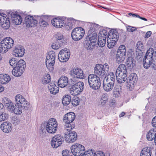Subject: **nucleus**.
Returning <instances> with one entry per match:
<instances>
[{
  "instance_id": "5fc2aeb1",
  "label": "nucleus",
  "mask_w": 156,
  "mask_h": 156,
  "mask_svg": "<svg viewBox=\"0 0 156 156\" xmlns=\"http://www.w3.org/2000/svg\"><path fill=\"white\" fill-rule=\"evenodd\" d=\"M62 44H57L56 43H53L51 47L53 49H57L61 47Z\"/></svg>"
},
{
  "instance_id": "cd10ccee",
  "label": "nucleus",
  "mask_w": 156,
  "mask_h": 156,
  "mask_svg": "<svg viewBox=\"0 0 156 156\" xmlns=\"http://www.w3.org/2000/svg\"><path fill=\"white\" fill-rule=\"evenodd\" d=\"M125 57L126 53H124V52H121L119 51H117L116 59V61L118 64L122 62L125 60Z\"/></svg>"
},
{
  "instance_id": "13d9d810",
  "label": "nucleus",
  "mask_w": 156,
  "mask_h": 156,
  "mask_svg": "<svg viewBox=\"0 0 156 156\" xmlns=\"http://www.w3.org/2000/svg\"><path fill=\"white\" fill-rule=\"evenodd\" d=\"M69 153L70 152L67 150H65L63 151L62 152V154L63 156H70Z\"/></svg>"
},
{
  "instance_id": "e433bc0d",
  "label": "nucleus",
  "mask_w": 156,
  "mask_h": 156,
  "mask_svg": "<svg viewBox=\"0 0 156 156\" xmlns=\"http://www.w3.org/2000/svg\"><path fill=\"white\" fill-rule=\"evenodd\" d=\"M84 44L85 48L87 50H90L93 49L95 45L88 39L85 40Z\"/></svg>"
},
{
  "instance_id": "a18cd8bd",
  "label": "nucleus",
  "mask_w": 156,
  "mask_h": 156,
  "mask_svg": "<svg viewBox=\"0 0 156 156\" xmlns=\"http://www.w3.org/2000/svg\"><path fill=\"white\" fill-rule=\"evenodd\" d=\"M136 49L140 51H143L144 49V47L143 43L140 41H138L136 45Z\"/></svg>"
},
{
  "instance_id": "c85d7f7f",
  "label": "nucleus",
  "mask_w": 156,
  "mask_h": 156,
  "mask_svg": "<svg viewBox=\"0 0 156 156\" xmlns=\"http://www.w3.org/2000/svg\"><path fill=\"white\" fill-rule=\"evenodd\" d=\"M12 20L13 23L15 25L20 24L22 21L21 17L16 14H13L12 16Z\"/></svg>"
},
{
  "instance_id": "774afa93",
  "label": "nucleus",
  "mask_w": 156,
  "mask_h": 156,
  "mask_svg": "<svg viewBox=\"0 0 156 156\" xmlns=\"http://www.w3.org/2000/svg\"><path fill=\"white\" fill-rule=\"evenodd\" d=\"M152 124L154 127H156V116L153 119Z\"/></svg>"
},
{
  "instance_id": "ddd939ff",
  "label": "nucleus",
  "mask_w": 156,
  "mask_h": 156,
  "mask_svg": "<svg viewBox=\"0 0 156 156\" xmlns=\"http://www.w3.org/2000/svg\"><path fill=\"white\" fill-rule=\"evenodd\" d=\"M64 141V138L61 135H57L52 137L51 145L52 147L57 148L62 144Z\"/></svg>"
},
{
  "instance_id": "4be33fe9",
  "label": "nucleus",
  "mask_w": 156,
  "mask_h": 156,
  "mask_svg": "<svg viewBox=\"0 0 156 156\" xmlns=\"http://www.w3.org/2000/svg\"><path fill=\"white\" fill-rule=\"evenodd\" d=\"M25 49L24 48L20 46H17L15 47L13 51V55L16 57H22L25 53Z\"/></svg>"
},
{
  "instance_id": "473e14b6",
  "label": "nucleus",
  "mask_w": 156,
  "mask_h": 156,
  "mask_svg": "<svg viewBox=\"0 0 156 156\" xmlns=\"http://www.w3.org/2000/svg\"><path fill=\"white\" fill-rule=\"evenodd\" d=\"M10 80V76L8 75L0 74V83L2 84H6Z\"/></svg>"
},
{
  "instance_id": "72a5a7b5",
  "label": "nucleus",
  "mask_w": 156,
  "mask_h": 156,
  "mask_svg": "<svg viewBox=\"0 0 156 156\" xmlns=\"http://www.w3.org/2000/svg\"><path fill=\"white\" fill-rule=\"evenodd\" d=\"M115 73L127 74L126 66L124 64H121L117 69Z\"/></svg>"
},
{
  "instance_id": "c03bdc74",
  "label": "nucleus",
  "mask_w": 156,
  "mask_h": 156,
  "mask_svg": "<svg viewBox=\"0 0 156 156\" xmlns=\"http://www.w3.org/2000/svg\"><path fill=\"white\" fill-rule=\"evenodd\" d=\"M96 152L93 150H89L87 151H85L83 156H95Z\"/></svg>"
},
{
  "instance_id": "1a4fd4ad",
  "label": "nucleus",
  "mask_w": 156,
  "mask_h": 156,
  "mask_svg": "<svg viewBox=\"0 0 156 156\" xmlns=\"http://www.w3.org/2000/svg\"><path fill=\"white\" fill-rule=\"evenodd\" d=\"M96 26L95 23H90L89 26V30L88 33V35L90 36L88 40L95 45L97 40V34L95 32Z\"/></svg>"
},
{
  "instance_id": "de8ad7c7",
  "label": "nucleus",
  "mask_w": 156,
  "mask_h": 156,
  "mask_svg": "<svg viewBox=\"0 0 156 156\" xmlns=\"http://www.w3.org/2000/svg\"><path fill=\"white\" fill-rule=\"evenodd\" d=\"M8 117V114L5 112L0 113V122L7 119Z\"/></svg>"
},
{
  "instance_id": "338daca9",
  "label": "nucleus",
  "mask_w": 156,
  "mask_h": 156,
  "mask_svg": "<svg viewBox=\"0 0 156 156\" xmlns=\"http://www.w3.org/2000/svg\"><path fill=\"white\" fill-rule=\"evenodd\" d=\"M95 156H105V154L102 151H98Z\"/></svg>"
},
{
  "instance_id": "0e129e2a",
  "label": "nucleus",
  "mask_w": 156,
  "mask_h": 156,
  "mask_svg": "<svg viewBox=\"0 0 156 156\" xmlns=\"http://www.w3.org/2000/svg\"><path fill=\"white\" fill-rule=\"evenodd\" d=\"M14 107H15L14 106V105H13V104L12 103V104L10 105H9V106L7 108L9 111L13 112Z\"/></svg>"
},
{
  "instance_id": "6ab92c4d",
  "label": "nucleus",
  "mask_w": 156,
  "mask_h": 156,
  "mask_svg": "<svg viewBox=\"0 0 156 156\" xmlns=\"http://www.w3.org/2000/svg\"><path fill=\"white\" fill-rule=\"evenodd\" d=\"M0 25L5 30L8 29L10 25L9 19L0 14Z\"/></svg>"
},
{
  "instance_id": "603ef678",
  "label": "nucleus",
  "mask_w": 156,
  "mask_h": 156,
  "mask_svg": "<svg viewBox=\"0 0 156 156\" xmlns=\"http://www.w3.org/2000/svg\"><path fill=\"white\" fill-rule=\"evenodd\" d=\"M126 27L127 31L129 32H133L136 30V29L135 27H132L128 25Z\"/></svg>"
},
{
  "instance_id": "7c9ffc66",
  "label": "nucleus",
  "mask_w": 156,
  "mask_h": 156,
  "mask_svg": "<svg viewBox=\"0 0 156 156\" xmlns=\"http://www.w3.org/2000/svg\"><path fill=\"white\" fill-rule=\"evenodd\" d=\"M14 68L12 71V73L14 76L18 77L21 76L23 72V68H21V69H19L16 67H12Z\"/></svg>"
},
{
  "instance_id": "0eeeda50",
  "label": "nucleus",
  "mask_w": 156,
  "mask_h": 156,
  "mask_svg": "<svg viewBox=\"0 0 156 156\" xmlns=\"http://www.w3.org/2000/svg\"><path fill=\"white\" fill-rule=\"evenodd\" d=\"M56 54L53 51H50L46 56V65L50 71H52L54 69V65L55 62Z\"/></svg>"
},
{
  "instance_id": "864d4df0",
  "label": "nucleus",
  "mask_w": 156,
  "mask_h": 156,
  "mask_svg": "<svg viewBox=\"0 0 156 156\" xmlns=\"http://www.w3.org/2000/svg\"><path fill=\"white\" fill-rule=\"evenodd\" d=\"M107 34V31L105 30H103L100 33L98 37H105L106 39Z\"/></svg>"
},
{
  "instance_id": "2f4dec72",
  "label": "nucleus",
  "mask_w": 156,
  "mask_h": 156,
  "mask_svg": "<svg viewBox=\"0 0 156 156\" xmlns=\"http://www.w3.org/2000/svg\"><path fill=\"white\" fill-rule=\"evenodd\" d=\"M77 20L72 18L70 20H68L66 23H65V27L67 30L72 29L74 27L76 22Z\"/></svg>"
},
{
  "instance_id": "4d7b16f0",
  "label": "nucleus",
  "mask_w": 156,
  "mask_h": 156,
  "mask_svg": "<svg viewBox=\"0 0 156 156\" xmlns=\"http://www.w3.org/2000/svg\"><path fill=\"white\" fill-rule=\"evenodd\" d=\"M104 79L103 81H105V82L108 83L109 84H110V83H113V85H114L115 82L111 80L110 79H108V78H107L106 76H105L104 77Z\"/></svg>"
},
{
  "instance_id": "6e6d98bb",
  "label": "nucleus",
  "mask_w": 156,
  "mask_h": 156,
  "mask_svg": "<svg viewBox=\"0 0 156 156\" xmlns=\"http://www.w3.org/2000/svg\"><path fill=\"white\" fill-rule=\"evenodd\" d=\"M118 51H119L120 52H124V53H126V50L125 45H122L120 46L118 50Z\"/></svg>"
},
{
  "instance_id": "09e8293b",
  "label": "nucleus",
  "mask_w": 156,
  "mask_h": 156,
  "mask_svg": "<svg viewBox=\"0 0 156 156\" xmlns=\"http://www.w3.org/2000/svg\"><path fill=\"white\" fill-rule=\"evenodd\" d=\"M71 103L73 106H76L78 105L79 104L78 97H74L72 100Z\"/></svg>"
},
{
  "instance_id": "412c9836",
  "label": "nucleus",
  "mask_w": 156,
  "mask_h": 156,
  "mask_svg": "<svg viewBox=\"0 0 156 156\" xmlns=\"http://www.w3.org/2000/svg\"><path fill=\"white\" fill-rule=\"evenodd\" d=\"M75 118V113L72 112L68 113L64 116L63 122L65 123H71L74 120Z\"/></svg>"
},
{
  "instance_id": "bb28decb",
  "label": "nucleus",
  "mask_w": 156,
  "mask_h": 156,
  "mask_svg": "<svg viewBox=\"0 0 156 156\" xmlns=\"http://www.w3.org/2000/svg\"><path fill=\"white\" fill-rule=\"evenodd\" d=\"M48 88L50 93L53 94L57 93L59 91V88L56 86L55 84L53 82L51 83L48 85Z\"/></svg>"
},
{
  "instance_id": "423d86ee",
  "label": "nucleus",
  "mask_w": 156,
  "mask_h": 156,
  "mask_svg": "<svg viewBox=\"0 0 156 156\" xmlns=\"http://www.w3.org/2000/svg\"><path fill=\"white\" fill-rule=\"evenodd\" d=\"M100 78L94 74H90L88 77V82L90 88L96 90L99 89L101 86Z\"/></svg>"
},
{
  "instance_id": "f8f14e48",
  "label": "nucleus",
  "mask_w": 156,
  "mask_h": 156,
  "mask_svg": "<svg viewBox=\"0 0 156 156\" xmlns=\"http://www.w3.org/2000/svg\"><path fill=\"white\" fill-rule=\"evenodd\" d=\"M15 101L16 105L24 108L25 110L28 109L29 104L22 95L20 94L17 95L15 97Z\"/></svg>"
},
{
  "instance_id": "7ed1b4c3",
  "label": "nucleus",
  "mask_w": 156,
  "mask_h": 156,
  "mask_svg": "<svg viewBox=\"0 0 156 156\" xmlns=\"http://www.w3.org/2000/svg\"><path fill=\"white\" fill-rule=\"evenodd\" d=\"M119 37V35L116 30L112 29L109 31L107 39V45L108 48H112L114 47Z\"/></svg>"
},
{
  "instance_id": "bf43d9fd",
  "label": "nucleus",
  "mask_w": 156,
  "mask_h": 156,
  "mask_svg": "<svg viewBox=\"0 0 156 156\" xmlns=\"http://www.w3.org/2000/svg\"><path fill=\"white\" fill-rule=\"evenodd\" d=\"M133 17H137L138 18H139L140 19H141L143 20H144L145 21H147V19H146L145 18L141 17L138 14L136 13L133 14L132 16Z\"/></svg>"
},
{
  "instance_id": "052dcab7",
  "label": "nucleus",
  "mask_w": 156,
  "mask_h": 156,
  "mask_svg": "<svg viewBox=\"0 0 156 156\" xmlns=\"http://www.w3.org/2000/svg\"><path fill=\"white\" fill-rule=\"evenodd\" d=\"M3 102L4 104V105H5L6 104H7L11 101L9 99H8L7 98L4 97L3 98Z\"/></svg>"
},
{
  "instance_id": "39448f33",
  "label": "nucleus",
  "mask_w": 156,
  "mask_h": 156,
  "mask_svg": "<svg viewBox=\"0 0 156 156\" xmlns=\"http://www.w3.org/2000/svg\"><path fill=\"white\" fill-rule=\"evenodd\" d=\"M45 127L47 132L49 133H54L56 132L58 128V123L56 119L54 118L50 119L47 122L43 124Z\"/></svg>"
},
{
  "instance_id": "6e6552de",
  "label": "nucleus",
  "mask_w": 156,
  "mask_h": 156,
  "mask_svg": "<svg viewBox=\"0 0 156 156\" xmlns=\"http://www.w3.org/2000/svg\"><path fill=\"white\" fill-rule=\"evenodd\" d=\"M70 149L72 153L75 156H83L85 150L84 146L78 143L72 145Z\"/></svg>"
},
{
  "instance_id": "a19ab883",
  "label": "nucleus",
  "mask_w": 156,
  "mask_h": 156,
  "mask_svg": "<svg viewBox=\"0 0 156 156\" xmlns=\"http://www.w3.org/2000/svg\"><path fill=\"white\" fill-rule=\"evenodd\" d=\"M22 109H24V108L20 107L19 105H16L13 112L16 115H20L22 113Z\"/></svg>"
},
{
  "instance_id": "4c0bfd02",
  "label": "nucleus",
  "mask_w": 156,
  "mask_h": 156,
  "mask_svg": "<svg viewBox=\"0 0 156 156\" xmlns=\"http://www.w3.org/2000/svg\"><path fill=\"white\" fill-rule=\"evenodd\" d=\"M126 64L127 67L130 69H132L135 66V63L134 62L133 59L131 57H129L127 59Z\"/></svg>"
},
{
  "instance_id": "f704fd0d",
  "label": "nucleus",
  "mask_w": 156,
  "mask_h": 156,
  "mask_svg": "<svg viewBox=\"0 0 156 156\" xmlns=\"http://www.w3.org/2000/svg\"><path fill=\"white\" fill-rule=\"evenodd\" d=\"M54 37L59 44H62L64 41L63 36L61 33H57L55 35Z\"/></svg>"
},
{
  "instance_id": "9b49d317",
  "label": "nucleus",
  "mask_w": 156,
  "mask_h": 156,
  "mask_svg": "<svg viewBox=\"0 0 156 156\" xmlns=\"http://www.w3.org/2000/svg\"><path fill=\"white\" fill-rule=\"evenodd\" d=\"M83 83L79 82L73 85L70 90V93L73 95L76 96L81 92L83 89Z\"/></svg>"
},
{
  "instance_id": "f3484780",
  "label": "nucleus",
  "mask_w": 156,
  "mask_h": 156,
  "mask_svg": "<svg viewBox=\"0 0 156 156\" xmlns=\"http://www.w3.org/2000/svg\"><path fill=\"white\" fill-rule=\"evenodd\" d=\"M25 23L27 27H34L36 26L37 21L31 16H28L25 19Z\"/></svg>"
},
{
  "instance_id": "9d476101",
  "label": "nucleus",
  "mask_w": 156,
  "mask_h": 156,
  "mask_svg": "<svg viewBox=\"0 0 156 156\" xmlns=\"http://www.w3.org/2000/svg\"><path fill=\"white\" fill-rule=\"evenodd\" d=\"M84 30L81 27H76L74 29L71 33L72 39L75 41H78L81 40L84 36Z\"/></svg>"
},
{
  "instance_id": "dca6fc26",
  "label": "nucleus",
  "mask_w": 156,
  "mask_h": 156,
  "mask_svg": "<svg viewBox=\"0 0 156 156\" xmlns=\"http://www.w3.org/2000/svg\"><path fill=\"white\" fill-rule=\"evenodd\" d=\"M137 80V75L135 73H131L126 82V86L130 90L133 88Z\"/></svg>"
},
{
  "instance_id": "f03ea898",
  "label": "nucleus",
  "mask_w": 156,
  "mask_h": 156,
  "mask_svg": "<svg viewBox=\"0 0 156 156\" xmlns=\"http://www.w3.org/2000/svg\"><path fill=\"white\" fill-rule=\"evenodd\" d=\"M94 70V75L101 79L103 78L108 74L109 66L107 63H105L104 65L97 64L95 66Z\"/></svg>"
},
{
  "instance_id": "20e7f679",
  "label": "nucleus",
  "mask_w": 156,
  "mask_h": 156,
  "mask_svg": "<svg viewBox=\"0 0 156 156\" xmlns=\"http://www.w3.org/2000/svg\"><path fill=\"white\" fill-rule=\"evenodd\" d=\"M14 43L13 40L10 37L4 38L0 43V52L2 53H6L12 47Z\"/></svg>"
},
{
  "instance_id": "8fccbe9b",
  "label": "nucleus",
  "mask_w": 156,
  "mask_h": 156,
  "mask_svg": "<svg viewBox=\"0 0 156 156\" xmlns=\"http://www.w3.org/2000/svg\"><path fill=\"white\" fill-rule=\"evenodd\" d=\"M113 91L115 94H116L117 96H119L121 92L120 87L119 86H115Z\"/></svg>"
},
{
  "instance_id": "aec40b11",
  "label": "nucleus",
  "mask_w": 156,
  "mask_h": 156,
  "mask_svg": "<svg viewBox=\"0 0 156 156\" xmlns=\"http://www.w3.org/2000/svg\"><path fill=\"white\" fill-rule=\"evenodd\" d=\"M71 72V74L73 73L75 77L80 79H83L84 78L85 75L83 70L80 68L75 67Z\"/></svg>"
},
{
  "instance_id": "c756f323",
  "label": "nucleus",
  "mask_w": 156,
  "mask_h": 156,
  "mask_svg": "<svg viewBox=\"0 0 156 156\" xmlns=\"http://www.w3.org/2000/svg\"><path fill=\"white\" fill-rule=\"evenodd\" d=\"M152 154L151 149L150 147L144 148L141 150L140 156H151Z\"/></svg>"
},
{
  "instance_id": "69168bd1",
  "label": "nucleus",
  "mask_w": 156,
  "mask_h": 156,
  "mask_svg": "<svg viewBox=\"0 0 156 156\" xmlns=\"http://www.w3.org/2000/svg\"><path fill=\"white\" fill-rule=\"evenodd\" d=\"M14 107H15L14 106V105H13V104L12 103V104L10 105H9V106L7 108L9 111L13 112Z\"/></svg>"
},
{
  "instance_id": "680f3d73",
  "label": "nucleus",
  "mask_w": 156,
  "mask_h": 156,
  "mask_svg": "<svg viewBox=\"0 0 156 156\" xmlns=\"http://www.w3.org/2000/svg\"><path fill=\"white\" fill-rule=\"evenodd\" d=\"M108 96L105 94H103L102 95L101 100L102 101H108Z\"/></svg>"
},
{
  "instance_id": "e2e57ef3",
  "label": "nucleus",
  "mask_w": 156,
  "mask_h": 156,
  "mask_svg": "<svg viewBox=\"0 0 156 156\" xmlns=\"http://www.w3.org/2000/svg\"><path fill=\"white\" fill-rule=\"evenodd\" d=\"M12 120L13 124L15 125L18 124L20 122L19 119L17 118H14L12 119Z\"/></svg>"
},
{
  "instance_id": "b1692460",
  "label": "nucleus",
  "mask_w": 156,
  "mask_h": 156,
  "mask_svg": "<svg viewBox=\"0 0 156 156\" xmlns=\"http://www.w3.org/2000/svg\"><path fill=\"white\" fill-rule=\"evenodd\" d=\"M146 137L149 141L154 140L156 137V129H152L149 130L147 134Z\"/></svg>"
},
{
  "instance_id": "a878e982",
  "label": "nucleus",
  "mask_w": 156,
  "mask_h": 156,
  "mask_svg": "<svg viewBox=\"0 0 156 156\" xmlns=\"http://www.w3.org/2000/svg\"><path fill=\"white\" fill-rule=\"evenodd\" d=\"M117 81L119 83H122L125 82L127 77V74L115 73Z\"/></svg>"
},
{
  "instance_id": "f257e3e1",
  "label": "nucleus",
  "mask_w": 156,
  "mask_h": 156,
  "mask_svg": "<svg viewBox=\"0 0 156 156\" xmlns=\"http://www.w3.org/2000/svg\"><path fill=\"white\" fill-rule=\"evenodd\" d=\"M144 67L147 69L151 66L156 69V53L152 48H150L147 51L143 59Z\"/></svg>"
},
{
  "instance_id": "3c124183",
  "label": "nucleus",
  "mask_w": 156,
  "mask_h": 156,
  "mask_svg": "<svg viewBox=\"0 0 156 156\" xmlns=\"http://www.w3.org/2000/svg\"><path fill=\"white\" fill-rule=\"evenodd\" d=\"M108 74L106 76L107 78L115 82V76L114 73L112 72H110L109 73L108 72Z\"/></svg>"
},
{
  "instance_id": "a211bd4d",
  "label": "nucleus",
  "mask_w": 156,
  "mask_h": 156,
  "mask_svg": "<svg viewBox=\"0 0 156 156\" xmlns=\"http://www.w3.org/2000/svg\"><path fill=\"white\" fill-rule=\"evenodd\" d=\"M66 141L68 143H73L77 139V134L75 131H71L66 133L65 135Z\"/></svg>"
},
{
  "instance_id": "79ce46f5",
  "label": "nucleus",
  "mask_w": 156,
  "mask_h": 156,
  "mask_svg": "<svg viewBox=\"0 0 156 156\" xmlns=\"http://www.w3.org/2000/svg\"><path fill=\"white\" fill-rule=\"evenodd\" d=\"M106 42V39L105 37H98V44L101 47L105 46Z\"/></svg>"
},
{
  "instance_id": "58836bf2",
  "label": "nucleus",
  "mask_w": 156,
  "mask_h": 156,
  "mask_svg": "<svg viewBox=\"0 0 156 156\" xmlns=\"http://www.w3.org/2000/svg\"><path fill=\"white\" fill-rule=\"evenodd\" d=\"M48 18L46 16H41V20L39 22L40 26L45 27L48 25Z\"/></svg>"
},
{
  "instance_id": "4468645a",
  "label": "nucleus",
  "mask_w": 156,
  "mask_h": 156,
  "mask_svg": "<svg viewBox=\"0 0 156 156\" xmlns=\"http://www.w3.org/2000/svg\"><path fill=\"white\" fill-rule=\"evenodd\" d=\"M70 56L69 50L65 48L60 51L58 55V58L60 62H65L68 60Z\"/></svg>"
},
{
  "instance_id": "49530a36",
  "label": "nucleus",
  "mask_w": 156,
  "mask_h": 156,
  "mask_svg": "<svg viewBox=\"0 0 156 156\" xmlns=\"http://www.w3.org/2000/svg\"><path fill=\"white\" fill-rule=\"evenodd\" d=\"M65 129L68 131L69 132H70L71 130L74 128L75 127L74 125L70 123H65Z\"/></svg>"
},
{
  "instance_id": "ea45409f",
  "label": "nucleus",
  "mask_w": 156,
  "mask_h": 156,
  "mask_svg": "<svg viewBox=\"0 0 156 156\" xmlns=\"http://www.w3.org/2000/svg\"><path fill=\"white\" fill-rule=\"evenodd\" d=\"M71 99V96L67 95L63 96L62 102L64 105H67L70 103Z\"/></svg>"
},
{
  "instance_id": "c9c22d12",
  "label": "nucleus",
  "mask_w": 156,
  "mask_h": 156,
  "mask_svg": "<svg viewBox=\"0 0 156 156\" xmlns=\"http://www.w3.org/2000/svg\"><path fill=\"white\" fill-rule=\"evenodd\" d=\"M105 81H103V89L105 91L109 92L111 91L113 89L114 85H113V83H108L105 82Z\"/></svg>"
},
{
  "instance_id": "2eb2a0df",
  "label": "nucleus",
  "mask_w": 156,
  "mask_h": 156,
  "mask_svg": "<svg viewBox=\"0 0 156 156\" xmlns=\"http://www.w3.org/2000/svg\"><path fill=\"white\" fill-rule=\"evenodd\" d=\"M9 63L12 67L15 66L19 69H21V68L22 67L23 68V71L26 66L25 62L23 60L18 61L15 58H13L9 60Z\"/></svg>"
},
{
  "instance_id": "5701e85b",
  "label": "nucleus",
  "mask_w": 156,
  "mask_h": 156,
  "mask_svg": "<svg viewBox=\"0 0 156 156\" xmlns=\"http://www.w3.org/2000/svg\"><path fill=\"white\" fill-rule=\"evenodd\" d=\"M0 128L3 132L8 133L12 130V126L9 122H5L1 124Z\"/></svg>"
},
{
  "instance_id": "393cba45",
  "label": "nucleus",
  "mask_w": 156,
  "mask_h": 156,
  "mask_svg": "<svg viewBox=\"0 0 156 156\" xmlns=\"http://www.w3.org/2000/svg\"><path fill=\"white\" fill-rule=\"evenodd\" d=\"M68 78L65 76H62L58 81L59 87L62 88L65 87L68 84Z\"/></svg>"
},
{
  "instance_id": "37998d69",
  "label": "nucleus",
  "mask_w": 156,
  "mask_h": 156,
  "mask_svg": "<svg viewBox=\"0 0 156 156\" xmlns=\"http://www.w3.org/2000/svg\"><path fill=\"white\" fill-rule=\"evenodd\" d=\"M51 77L48 74H45L44 77V79L42 80L43 83L44 84H46L50 82L51 80Z\"/></svg>"
}]
</instances>
